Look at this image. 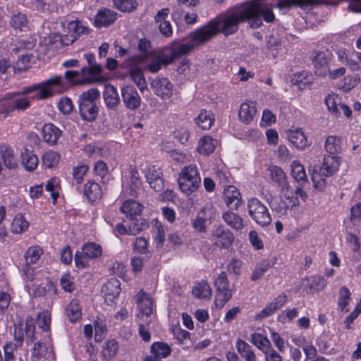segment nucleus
<instances>
[{"label": "nucleus", "instance_id": "6", "mask_svg": "<svg viewBox=\"0 0 361 361\" xmlns=\"http://www.w3.org/2000/svg\"><path fill=\"white\" fill-rule=\"evenodd\" d=\"M35 320L31 317H26L25 326L22 321L14 324V343L21 347L25 338L27 343H32L35 338Z\"/></svg>", "mask_w": 361, "mask_h": 361}, {"label": "nucleus", "instance_id": "49", "mask_svg": "<svg viewBox=\"0 0 361 361\" xmlns=\"http://www.w3.org/2000/svg\"><path fill=\"white\" fill-rule=\"evenodd\" d=\"M118 350V342L114 339H111L105 343L102 353L106 360H109L116 355Z\"/></svg>", "mask_w": 361, "mask_h": 361}, {"label": "nucleus", "instance_id": "3", "mask_svg": "<svg viewBox=\"0 0 361 361\" xmlns=\"http://www.w3.org/2000/svg\"><path fill=\"white\" fill-rule=\"evenodd\" d=\"M99 98L100 92L95 87L83 92L79 96V113L83 120L92 122L96 119L99 113L97 101Z\"/></svg>", "mask_w": 361, "mask_h": 361}, {"label": "nucleus", "instance_id": "47", "mask_svg": "<svg viewBox=\"0 0 361 361\" xmlns=\"http://www.w3.org/2000/svg\"><path fill=\"white\" fill-rule=\"evenodd\" d=\"M269 171L270 178L276 183L278 186H281L287 180V177L283 171L279 166H271L268 169Z\"/></svg>", "mask_w": 361, "mask_h": 361}, {"label": "nucleus", "instance_id": "32", "mask_svg": "<svg viewBox=\"0 0 361 361\" xmlns=\"http://www.w3.org/2000/svg\"><path fill=\"white\" fill-rule=\"evenodd\" d=\"M288 140L298 149H303L308 145L307 138L301 129L290 131Z\"/></svg>", "mask_w": 361, "mask_h": 361}, {"label": "nucleus", "instance_id": "20", "mask_svg": "<svg viewBox=\"0 0 361 361\" xmlns=\"http://www.w3.org/2000/svg\"><path fill=\"white\" fill-rule=\"evenodd\" d=\"M118 13L109 8H104L99 10L95 18L94 25L97 27H108L117 19Z\"/></svg>", "mask_w": 361, "mask_h": 361}, {"label": "nucleus", "instance_id": "22", "mask_svg": "<svg viewBox=\"0 0 361 361\" xmlns=\"http://www.w3.org/2000/svg\"><path fill=\"white\" fill-rule=\"evenodd\" d=\"M137 307L140 310L138 316H146L148 317L153 312V301L149 293L141 290L137 295Z\"/></svg>", "mask_w": 361, "mask_h": 361}, {"label": "nucleus", "instance_id": "54", "mask_svg": "<svg viewBox=\"0 0 361 361\" xmlns=\"http://www.w3.org/2000/svg\"><path fill=\"white\" fill-rule=\"evenodd\" d=\"M59 155L54 151H49L44 153L42 157L43 164L47 168H52L56 166L59 161Z\"/></svg>", "mask_w": 361, "mask_h": 361}, {"label": "nucleus", "instance_id": "29", "mask_svg": "<svg viewBox=\"0 0 361 361\" xmlns=\"http://www.w3.org/2000/svg\"><path fill=\"white\" fill-rule=\"evenodd\" d=\"M168 58H171V63L175 60L181 58L183 56H185L190 52H192L193 49V45H191L190 42L181 44L176 47H174L171 50L169 49H166Z\"/></svg>", "mask_w": 361, "mask_h": 361}, {"label": "nucleus", "instance_id": "9", "mask_svg": "<svg viewBox=\"0 0 361 361\" xmlns=\"http://www.w3.org/2000/svg\"><path fill=\"white\" fill-rule=\"evenodd\" d=\"M129 223L128 228L123 224H117L115 227V231L121 235L128 234L135 235L140 232L147 229L149 227V224L146 219L143 218H138L134 216L128 218Z\"/></svg>", "mask_w": 361, "mask_h": 361}, {"label": "nucleus", "instance_id": "35", "mask_svg": "<svg viewBox=\"0 0 361 361\" xmlns=\"http://www.w3.org/2000/svg\"><path fill=\"white\" fill-rule=\"evenodd\" d=\"M222 218L224 221L233 229L241 230L244 227L243 219L231 211L228 210L224 212Z\"/></svg>", "mask_w": 361, "mask_h": 361}, {"label": "nucleus", "instance_id": "59", "mask_svg": "<svg viewBox=\"0 0 361 361\" xmlns=\"http://www.w3.org/2000/svg\"><path fill=\"white\" fill-rule=\"evenodd\" d=\"M91 259L81 252H76L75 255V264L77 268L83 269L89 266Z\"/></svg>", "mask_w": 361, "mask_h": 361}, {"label": "nucleus", "instance_id": "24", "mask_svg": "<svg viewBox=\"0 0 361 361\" xmlns=\"http://www.w3.org/2000/svg\"><path fill=\"white\" fill-rule=\"evenodd\" d=\"M287 301V295L282 293L277 296L274 301L267 304L266 307L257 315V319H262L273 314L281 308Z\"/></svg>", "mask_w": 361, "mask_h": 361}, {"label": "nucleus", "instance_id": "61", "mask_svg": "<svg viewBox=\"0 0 361 361\" xmlns=\"http://www.w3.org/2000/svg\"><path fill=\"white\" fill-rule=\"evenodd\" d=\"M60 283L65 291L71 293L75 289L73 278L69 274H64L61 278Z\"/></svg>", "mask_w": 361, "mask_h": 361}, {"label": "nucleus", "instance_id": "44", "mask_svg": "<svg viewBox=\"0 0 361 361\" xmlns=\"http://www.w3.org/2000/svg\"><path fill=\"white\" fill-rule=\"evenodd\" d=\"M28 227L29 223L22 214H18L16 215L11 224V231L13 233H21Z\"/></svg>", "mask_w": 361, "mask_h": 361}, {"label": "nucleus", "instance_id": "34", "mask_svg": "<svg viewBox=\"0 0 361 361\" xmlns=\"http://www.w3.org/2000/svg\"><path fill=\"white\" fill-rule=\"evenodd\" d=\"M218 143L216 140L213 139L210 136H204L199 141L197 151L199 153L208 155L212 153Z\"/></svg>", "mask_w": 361, "mask_h": 361}, {"label": "nucleus", "instance_id": "1", "mask_svg": "<svg viewBox=\"0 0 361 361\" xmlns=\"http://www.w3.org/2000/svg\"><path fill=\"white\" fill-rule=\"evenodd\" d=\"M273 6L263 0H252L239 13H230L222 20L212 21V23L216 25V34L221 32L225 35L235 32L239 23L245 20L249 22L252 28L257 29L262 25V20L267 23L275 21V15L271 11Z\"/></svg>", "mask_w": 361, "mask_h": 361}, {"label": "nucleus", "instance_id": "64", "mask_svg": "<svg viewBox=\"0 0 361 361\" xmlns=\"http://www.w3.org/2000/svg\"><path fill=\"white\" fill-rule=\"evenodd\" d=\"M242 262L239 259H233L226 266L227 271L231 274L239 275L240 273Z\"/></svg>", "mask_w": 361, "mask_h": 361}, {"label": "nucleus", "instance_id": "16", "mask_svg": "<svg viewBox=\"0 0 361 361\" xmlns=\"http://www.w3.org/2000/svg\"><path fill=\"white\" fill-rule=\"evenodd\" d=\"M43 253V250L38 245L30 247L25 254V266L23 267L27 278L32 281L33 279L34 270L30 267V264H35Z\"/></svg>", "mask_w": 361, "mask_h": 361}, {"label": "nucleus", "instance_id": "38", "mask_svg": "<svg viewBox=\"0 0 361 361\" xmlns=\"http://www.w3.org/2000/svg\"><path fill=\"white\" fill-rule=\"evenodd\" d=\"M66 314L71 322H76L81 318V307L78 300H71L67 305Z\"/></svg>", "mask_w": 361, "mask_h": 361}, {"label": "nucleus", "instance_id": "25", "mask_svg": "<svg viewBox=\"0 0 361 361\" xmlns=\"http://www.w3.org/2000/svg\"><path fill=\"white\" fill-rule=\"evenodd\" d=\"M42 133L44 142L50 145H54L57 143L62 132L54 124L47 123L43 126Z\"/></svg>", "mask_w": 361, "mask_h": 361}, {"label": "nucleus", "instance_id": "15", "mask_svg": "<svg viewBox=\"0 0 361 361\" xmlns=\"http://www.w3.org/2000/svg\"><path fill=\"white\" fill-rule=\"evenodd\" d=\"M121 96L127 109L133 111L140 107L141 98L134 87L130 85L123 87L121 90Z\"/></svg>", "mask_w": 361, "mask_h": 361}, {"label": "nucleus", "instance_id": "39", "mask_svg": "<svg viewBox=\"0 0 361 361\" xmlns=\"http://www.w3.org/2000/svg\"><path fill=\"white\" fill-rule=\"evenodd\" d=\"M307 283L305 286L311 292L319 291L323 290L327 281L323 276L315 275L305 279Z\"/></svg>", "mask_w": 361, "mask_h": 361}, {"label": "nucleus", "instance_id": "10", "mask_svg": "<svg viewBox=\"0 0 361 361\" xmlns=\"http://www.w3.org/2000/svg\"><path fill=\"white\" fill-rule=\"evenodd\" d=\"M210 240L219 247L228 248L234 241V236L228 229L220 225L213 228Z\"/></svg>", "mask_w": 361, "mask_h": 361}, {"label": "nucleus", "instance_id": "53", "mask_svg": "<svg viewBox=\"0 0 361 361\" xmlns=\"http://www.w3.org/2000/svg\"><path fill=\"white\" fill-rule=\"evenodd\" d=\"M350 292L348 288L345 286H343L341 288L339 291V299H338V306L341 308V311L348 312L349 311L348 309L346 308L348 301L350 298Z\"/></svg>", "mask_w": 361, "mask_h": 361}, {"label": "nucleus", "instance_id": "51", "mask_svg": "<svg viewBox=\"0 0 361 361\" xmlns=\"http://www.w3.org/2000/svg\"><path fill=\"white\" fill-rule=\"evenodd\" d=\"M82 252L84 255L92 259L100 257L102 253V250L99 245L94 243H90L82 246Z\"/></svg>", "mask_w": 361, "mask_h": 361}, {"label": "nucleus", "instance_id": "48", "mask_svg": "<svg viewBox=\"0 0 361 361\" xmlns=\"http://www.w3.org/2000/svg\"><path fill=\"white\" fill-rule=\"evenodd\" d=\"M279 187L281 188V193L282 196L289 200L291 204V207H295L300 204L298 197L295 195V190L292 189L288 181Z\"/></svg>", "mask_w": 361, "mask_h": 361}, {"label": "nucleus", "instance_id": "21", "mask_svg": "<svg viewBox=\"0 0 361 361\" xmlns=\"http://www.w3.org/2000/svg\"><path fill=\"white\" fill-rule=\"evenodd\" d=\"M103 99L108 109L114 111L117 110L120 104V97L114 86L110 84L105 85L103 92Z\"/></svg>", "mask_w": 361, "mask_h": 361}, {"label": "nucleus", "instance_id": "33", "mask_svg": "<svg viewBox=\"0 0 361 361\" xmlns=\"http://www.w3.org/2000/svg\"><path fill=\"white\" fill-rule=\"evenodd\" d=\"M84 194L90 202L99 200L102 197L100 185L94 181H89L84 186Z\"/></svg>", "mask_w": 361, "mask_h": 361}, {"label": "nucleus", "instance_id": "23", "mask_svg": "<svg viewBox=\"0 0 361 361\" xmlns=\"http://www.w3.org/2000/svg\"><path fill=\"white\" fill-rule=\"evenodd\" d=\"M257 114L256 103L246 100L240 106L238 117L240 121L245 124H250Z\"/></svg>", "mask_w": 361, "mask_h": 361}, {"label": "nucleus", "instance_id": "60", "mask_svg": "<svg viewBox=\"0 0 361 361\" xmlns=\"http://www.w3.org/2000/svg\"><path fill=\"white\" fill-rule=\"evenodd\" d=\"M89 167L87 165H80L76 167H74L73 169V177L76 180L78 184L82 183L83 180V176L87 172Z\"/></svg>", "mask_w": 361, "mask_h": 361}, {"label": "nucleus", "instance_id": "5", "mask_svg": "<svg viewBox=\"0 0 361 361\" xmlns=\"http://www.w3.org/2000/svg\"><path fill=\"white\" fill-rule=\"evenodd\" d=\"M339 157L324 154V161L319 171L314 172L312 180L316 189L322 191L325 188L324 177L334 174L339 167Z\"/></svg>", "mask_w": 361, "mask_h": 361}, {"label": "nucleus", "instance_id": "55", "mask_svg": "<svg viewBox=\"0 0 361 361\" xmlns=\"http://www.w3.org/2000/svg\"><path fill=\"white\" fill-rule=\"evenodd\" d=\"M325 103L331 113L338 116V112L339 109V106L342 103L340 102V98L338 96L334 95H328L325 99Z\"/></svg>", "mask_w": 361, "mask_h": 361}, {"label": "nucleus", "instance_id": "31", "mask_svg": "<svg viewBox=\"0 0 361 361\" xmlns=\"http://www.w3.org/2000/svg\"><path fill=\"white\" fill-rule=\"evenodd\" d=\"M0 157L2 166L4 165L9 169L18 167V162L15 158L13 149L10 147L2 148V152H0Z\"/></svg>", "mask_w": 361, "mask_h": 361}, {"label": "nucleus", "instance_id": "46", "mask_svg": "<svg viewBox=\"0 0 361 361\" xmlns=\"http://www.w3.org/2000/svg\"><path fill=\"white\" fill-rule=\"evenodd\" d=\"M67 29L71 35L75 37L77 39L81 35H87L89 29L84 26L78 20L71 21L68 23Z\"/></svg>", "mask_w": 361, "mask_h": 361}, {"label": "nucleus", "instance_id": "8", "mask_svg": "<svg viewBox=\"0 0 361 361\" xmlns=\"http://www.w3.org/2000/svg\"><path fill=\"white\" fill-rule=\"evenodd\" d=\"M228 284L226 273L221 271L214 283L217 291L214 304L218 308H222L226 302L232 297V293L228 288Z\"/></svg>", "mask_w": 361, "mask_h": 361}, {"label": "nucleus", "instance_id": "56", "mask_svg": "<svg viewBox=\"0 0 361 361\" xmlns=\"http://www.w3.org/2000/svg\"><path fill=\"white\" fill-rule=\"evenodd\" d=\"M18 348L20 347L11 342L5 344L3 347L4 361H16V357L15 355V352L17 351Z\"/></svg>", "mask_w": 361, "mask_h": 361}, {"label": "nucleus", "instance_id": "7", "mask_svg": "<svg viewBox=\"0 0 361 361\" xmlns=\"http://www.w3.org/2000/svg\"><path fill=\"white\" fill-rule=\"evenodd\" d=\"M250 216L259 225L266 226L271 222V217L267 207L257 198H252L247 202Z\"/></svg>", "mask_w": 361, "mask_h": 361}, {"label": "nucleus", "instance_id": "36", "mask_svg": "<svg viewBox=\"0 0 361 361\" xmlns=\"http://www.w3.org/2000/svg\"><path fill=\"white\" fill-rule=\"evenodd\" d=\"M21 163L26 170L32 171L37 168L39 161L38 158L32 152L25 149L21 152Z\"/></svg>", "mask_w": 361, "mask_h": 361}, {"label": "nucleus", "instance_id": "43", "mask_svg": "<svg viewBox=\"0 0 361 361\" xmlns=\"http://www.w3.org/2000/svg\"><path fill=\"white\" fill-rule=\"evenodd\" d=\"M291 175L293 178L298 183H305L307 181L305 169L298 161H293L291 164Z\"/></svg>", "mask_w": 361, "mask_h": 361}, {"label": "nucleus", "instance_id": "30", "mask_svg": "<svg viewBox=\"0 0 361 361\" xmlns=\"http://www.w3.org/2000/svg\"><path fill=\"white\" fill-rule=\"evenodd\" d=\"M195 123L202 130H209L214 122V116L210 111L202 109L195 119Z\"/></svg>", "mask_w": 361, "mask_h": 361}, {"label": "nucleus", "instance_id": "58", "mask_svg": "<svg viewBox=\"0 0 361 361\" xmlns=\"http://www.w3.org/2000/svg\"><path fill=\"white\" fill-rule=\"evenodd\" d=\"M51 324V314L49 311H43L38 314L37 324L44 331L49 329Z\"/></svg>", "mask_w": 361, "mask_h": 361}, {"label": "nucleus", "instance_id": "27", "mask_svg": "<svg viewBox=\"0 0 361 361\" xmlns=\"http://www.w3.org/2000/svg\"><path fill=\"white\" fill-rule=\"evenodd\" d=\"M166 49H164L157 56L153 58L148 65V69L152 73L158 72L162 66L171 63V58H168Z\"/></svg>", "mask_w": 361, "mask_h": 361}, {"label": "nucleus", "instance_id": "50", "mask_svg": "<svg viewBox=\"0 0 361 361\" xmlns=\"http://www.w3.org/2000/svg\"><path fill=\"white\" fill-rule=\"evenodd\" d=\"M194 295L198 298L209 299L212 296V289L207 282L197 283L192 290Z\"/></svg>", "mask_w": 361, "mask_h": 361}, {"label": "nucleus", "instance_id": "57", "mask_svg": "<svg viewBox=\"0 0 361 361\" xmlns=\"http://www.w3.org/2000/svg\"><path fill=\"white\" fill-rule=\"evenodd\" d=\"M27 23L26 16L19 13L13 16L10 24L13 28L22 30L26 27Z\"/></svg>", "mask_w": 361, "mask_h": 361}, {"label": "nucleus", "instance_id": "28", "mask_svg": "<svg viewBox=\"0 0 361 361\" xmlns=\"http://www.w3.org/2000/svg\"><path fill=\"white\" fill-rule=\"evenodd\" d=\"M341 143L342 140L340 137L329 135L324 143V149L327 153L326 155L338 156L342 149Z\"/></svg>", "mask_w": 361, "mask_h": 361}, {"label": "nucleus", "instance_id": "52", "mask_svg": "<svg viewBox=\"0 0 361 361\" xmlns=\"http://www.w3.org/2000/svg\"><path fill=\"white\" fill-rule=\"evenodd\" d=\"M114 6L122 12H131L137 6L136 0H112Z\"/></svg>", "mask_w": 361, "mask_h": 361}, {"label": "nucleus", "instance_id": "41", "mask_svg": "<svg viewBox=\"0 0 361 361\" xmlns=\"http://www.w3.org/2000/svg\"><path fill=\"white\" fill-rule=\"evenodd\" d=\"M251 342L263 353L272 347L270 341L259 333H254L251 335Z\"/></svg>", "mask_w": 361, "mask_h": 361}, {"label": "nucleus", "instance_id": "18", "mask_svg": "<svg viewBox=\"0 0 361 361\" xmlns=\"http://www.w3.org/2000/svg\"><path fill=\"white\" fill-rule=\"evenodd\" d=\"M120 281L116 278L110 279L102 288V293L108 305L114 302L121 293Z\"/></svg>", "mask_w": 361, "mask_h": 361}, {"label": "nucleus", "instance_id": "13", "mask_svg": "<svg viewBox=\"0 0 361 361\" xmlns=\"http://www.w3.org/2000/svg\"><path fill=\"white\" fill-rule=\"evenodd\" d=\"M312 64L314 65L315 74L320 77H324L329 72V54L324 51H314L311 55Z\"/></svg>", "mask_w": 361, "mask_h": 361}, {"label": "nucleus", "instance_id": "26", "mask_svg": "<svg viewBox=\"0 0 361 361\" xmlns=\"http://www.w3.org/2000/svg\"><path fill=\"white\" fill-rule=\"evenodd\" d=\"M143 209L144 206L142 204L130 199L123 202L121 210L128 219L134 216H140Z\"/></svg>", "mask_w": 361, "mask_h": 361}, {"label": "nucleus", "instance_id": "2", "mask_svg": "<svg viewBox=\"0 0 361 361\" xmlns=\"http://www.w3.org/2000/svg\"><path fill=\"white\" fill-rule=\"evenodd\" d=\"M61 76L53 77L44 82L23 87L21 91L7 94L0 99V114L8 116L14 111H24L35 99H44L52 95L53 87L61 84Z\"/></svg>", "mask_w": 361, "mask_h": 361}, {"label": "nucleus", "instance_id": "40", "mask_svg": "<svg viewBox=\"0 0 361 361\" xmlns=\"http://www.w3.org/2000/svg\"><path fill=\"white\" fill-rule=\"evenodd\" d=\"M130 76L141 92L147 89V82L140 68L132 67L130 70Z\"/></svg>", "mask_w": 361, "mask_h": 361}, {"label": "nucleus", "instance_id": "63", "mask_svg": "<svg viewBox=\"0 0 361 361\" xmlns=\"http://www.w3.org/2000/svg\"><path fill=\"white\" fill-rule=\"evenodd\" d=\"M80 76V73L76 71H67L64 74V78L73 84H81L84 82Z\"/></svg>", "mask_w": 361, "mask_h": 361}, {"label": "nucleus", "instance_id": "42", "mask_svg": "<svg viewBox=\"0 0 361 361\" xmlns=\"http://www.w3.org/2000/svg\"><path fill=\"white\" fill-rule=\"evenodd\" d=\"M151 353L161 359L166 358L171 353V348L166 343L155 342L151 346Z\"/></svg>", "mask_w": 361, "mask_h": 361}, {"label": "nucleus", "instance_id": "4", "mask_svg": "<svg viewBox=\"0 0 361 361\" xmlns=\"http://www.w3.org/2000/svg\"><path fill=\"white\" fill-rule=\"evenodd\" d=\"M178 185L180 191L186 195L196 192L200 186L201 178L195 165L185 166L178 176Z\"/></svg>", "mask_w": 361, "mask_h": 361}, {"label": "nucleus", "instance_id": "19", "mask_svg": "<svg viewBox=\"0 0 361 361\" xmlns=\"http://www.w3.org/2000/svg\"><path fill=\"white\" fill-rule=\"evenodd\" d=\"M224 200L226 206L233 210H236L242 202L240 192L233 185L224 189Z\"/></svg>", "mask_w": 361, "mask_h": 361}, {"label": "nucleus", "instance_id": "62", "mask_svg": "<svg viewBox=\"0 0 361 361\" xmlns=\"http://www.w3.org/2000/svg\"><path fill=\"white\" fill-rule=\"evenodd\" d=\"M58 107L63 114H68L72 111L73 105L71 99L65 97L60 100Z\"/></svg>", "mask_w": 361, "mask_h": 361}, {"label": "nucleus", "instance_id": "12", "mask_svg": "<svg viewBox=\"0 0 361 361\" xmlns=\"http://www.w3.org/2000/svg\"><path fill=\"white\" fill-rule=\"evenodd\" d=\"M53 353L49 338L40 340L35 343L32 348L30 361H46L49 358L52 359Z\"/></svg>", "mask_w": 361, "mask_h": 361}, {"label": "nucleus", "instance_id": "37", "mask_svg": "<svg viewBox=\"0 0 361 361\" xmlns=\"http://www.w3.org/2000/svg\"><path fill=\"white\" fill-rule=\"evenodd\" d=\"M238 353L246 361H257L256 355L251 346L245 341L238 339L236 342Z\"/></svg>", "mask_w": 361, "mask_h": 361}, {"label": "nucleus", "instance_id": "45", "mask_svg": "<svg viewBox=\"0 0 361 361\" xmlns=\"http://www.w3.org/2000/svg\"><path fill=\"white\" fill-rule=\"evenodd\" d=\"M273 264H274L269 259H263L259 262L252 271L251 280L255 281L261 279L264 274L269 270Z\"/></svg>", "mask_w": 361, "mask_h": 361}, {"label": "nucleus", "instance_id": "11", "mask_svg": "<svg viewBox=\"0 0 361 361\" xmlns=\"http://www.w3.org/2000/svg\"><path fill=\"white\" fill-rule=\"evenodd\" d=\"M216 35V25L210 22L193 32L191 34V39L189 42L191 45H193V49H195L198 46L207 43Z\"/></svg>", "mask_w": 361, "mask_h": 361}, {"label": "nucleus", "instance_id": "14", "mask_svg": "<svg viewBox=\"0 0 361 361\" xmlns=\"http://www.w3.org/2000/svg\"><path fill=\"white\" fill-rule=\"evenodd\" d=\"M154 94L163 100L169 99L173 94V84L166 78H157L151 82Z\"/></svg>", "mask_w": 361, "mask_h": 361}, {"label": "nucleus", "instance_id": "17", "mask_svg": "<svg viewBox=\"0 0 361 361\" xmlns=\"http://www.w3.org/2000/svg\"><path fill=\"white\" fill-rule=\"evenodd\" d=\"M145 177L149 185L155 191L164 190V183L162 178V171L156 166H149L145 171Z\"/></svg>", "mask_w": 361, "mask_h": 361}]
</instances>
